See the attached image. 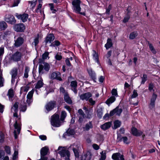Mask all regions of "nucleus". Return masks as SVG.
Returning a JSON list of instances; mask_svg holds the SVG:
<instances>
[{
	"instance_id": "1",
	"label": "nucleus",
	"mask_w": 160,
	"mask_h": 160,
	"mask_svg": "<svg viewBox=\"0 0 160 160\" xmlns=\"http://www.w3.org/2000/svg\"><path fill=\"white\" fill-rule=\"evenodd\" d=\"M18 103L16 102L11 109V112H13V117H16L14 125L15 130L14 134L15 138L16 139L18 138V135L20 134L21 130V124L19 122L20 120L21 117H19L18 114Z\"/></svg>"
},
{
	"instance_id": "2",
	"label": "nucleus",
	"mask_w": 160,
	"mask_h": 160,
	"mask_svg": "<svg viewBox=\"0 0 160 160\" xmlns=\"http://www.w3.org/2000/svg\"><path fill=\"white\" fill-rule=\"evenodd\" d=\"M50 119L51 124L53 127H58L61 126L59 116L58 114H54L51 117Z\"/></svg>"
},
{
	"instance_id": "3",
	"label": "nucleus",
	"mask_w": 160,
	"mask_h": 160,
	"mask_svg": "<svg viewBox=\"0 0 160 160\" xmlns=\"http://www.w3.org/2000/svg\"><path fill=\"white\" fill-rule=\"evenodd\" d=\"M80 0H74L72 2V5L73 6L72 8L73 11L76 13H80L82 15H85L84 12H80L81 8L80 7Z\"/></svg>"
},
{
	"instance_id": "4",
	"label": "nucleus",
	"mask_w": 160,
	"mask_h": 160,
	"mask_svg": "<svg viewBox=\"0 0 160 160\" xmlns=\"http://www.w3.org/2000/svg\"><path fill=\"white\" fill-rule=\"evenodd\" d=\"M58 149L61 150L58 152L62 158H64L65 160H70V154L69 151L64 147H59Z\"/></svg>"
},
{
	"instance_id": "5",
	"label": "nucleus",
	"mask_w": 160,
	"mask_h": 160,
	"mask_svg": "<svg viewBox=\"0 0 160 160\" xmlns=\"http://www.w3.org/2000/svg\"><path fill=\"white\" fill-rule=\"evenodd\" d=\"M56 107V102L51 101L48 102L45 105V108L48 112L52 110Z\"/></svg>"
},
{
	"instance_id": "6",
	"label": "nucleus",
	"mask_w": 160,
	"mask_h": 160,
	"mask_svg": "<svg viewBox=\"0 0 160 160\" xmlns=\"http://www.w3.org/2000/svg\"><path fill=\"white\" fill-rule=\"evenodd\" d=\"M44 65L40 64L39 66V74H42L44 73L43 69L46 71H48L50 69V65L47 62L43 63Z\"/></svg>"
},
{
	"instance_id": "7",
	"label": "nucleus",
	"mask_w": 160,
	"mask_h": 160,
	"mask_svg": "<svg viewBox=\"0 0 160 160\" xmlns=\"http://www.w3.org/2000/svg\"><path fill=\"white\" fill-rule=\"evenodd\" d=\"M79 146V144L77 143H75L71 145L69 147L70 149L72 150L76 157H78L79 153L78 149Z\"/></svg>"
},
{
	"instance_id": "8",
	"label": "nucleus",
	"mask_w": 160,
	"mask_h": 160,
	"mask_svg": "<svg viewBox=\"0 0 160 160\" xmlns=\"http://www.w3.org/2000/svg\"><path fill=\"white\" fill-rule=\"evenodd\" d=\"M39 77L40 80H38L37 82L34 84V89H35V91L36 92L37 91V89H39L42 87L44 85L43 80L41 76H39Z\"/></svg>"
},
{
	"instance_id": "9",
	"label": "nucleus",
	"mask_w": 160,
	"mask_h": 160,
	"mask_svg": "<svg viewBox=\"0 0 160 160\" xmlns=\"http://www.w3.org/2000/svg\"><path fill=\"white\" fill-rule=\"evenodd\" d=\"M25 28V27L23 23L16 24L14 26V29L17 32H23Z\"/></svg>"
},
{
	"instance_id": "10",
	"label": "nucleus",
	"mask_w": 160,
	"mask_h": 160,
	"mask_svg": "<svg viewBox=\"0 0 160 160\" xmlns=\"http://www.w3.org/2000/svg\"><path fill=\"white\" fill-rule=\"evenodd\" d=\"M15 16L18 19H20L23 22H26L28 18V15L27 13H23L22 14L16 13Z\"/></svg>"
},
{
	"instance_id": "11",
	"label": "nucleus",
	"mask_w": 160,
	"mask_h": 160,
	"mask_svg": "<svg viewBox=\"0 0 160 160\" xmlns=\"http://www.w3.org/2000/svg\"><path fill=\"white\" fill-rule=\"evenodd\" d=\"M22 57V54L19 52H16L12 54L11 57V60L15 61H18L20 60Z\"/></svg>"
},
{
	"instance_id": "12",
	"label": "nucleus",
	"mask_w": 160,
	"mask_h": 160,
	"mask_svg": "<svg viewBox=\"0 0 160 160\" xmlns=\"http://www.w3.org/2000/svg\"><path fill=\"white\" fill-rule=\"evenodd\" d=\"M157 95L155 93H153L150 100V102L149 105V108L150 109H153L155 106V102L157 98Z\"/></svg>"
},
{
	"instance_id": "13",
	"label": "nucleus",
	"mask_w": 160,
	"mask_h": 160,
	"mask_svg": "<svg viewBox=\"0 0 160 160\" xmlns=\"http://www.w3.org/2000/svg\"><path fill=\"white\" fill-rule=\"evenodd\" d=\"M122 111V110L121 108H120L119 107H117L115 109L110 112V115L112 116L115 114L116 115L119 116Z\"/></svg>"
},
{
	"instance_id": "14",
	"label": "nucleus",
	"mask_w": 160,
	"mask_h": 160,
	"mask_svg": "<svg viewBox=\"0 0 160 160\" xmlns=\"http://www.w3.org/2000/svg\"><path fill=\"white\" fill-rule=\"evenodd\" d=\"M112 158L114 160H124L123 155L119 153H113L112 156Z\"/></svg>"
},
{
	"instance_id": "15",
	"label": "nucleus",
	"mask_w": 160,
	"mask_h": 160,
	"mask_svg": "<svg viewBox=\"0 0 160 160\" xmlns=\"http://www.w3.org/2000/svg\"><path fill=\"white\" fill-rule=\"evenodd\" d=\"M92 94L90 92H88L81 94L80 96V99L82 100L88 101V99L92 97Z\"/></svg>"
},
{
	"instance_id": "16",
	"label": "nucleus",
	"mask_w": 160,
	"mask_h": 160,
	"mask_svg": "<svg viewBox=\"0 0 160 160\" xmlns=\"http://www.w3.org/2000/svg\"><path fill=\"white\" fill-rule=\"evenodd\" d=\"M18 74V69L16 68H13L11 72V74L12 75V83H14L15 81V79L16 78Z\"/></svg>"
},
{
	"instance_id": "17",
	"label": "nucleus",
	"mask_w": 160,
	"mask_h": 160,
	"mask_svg": "<svg viewBox=\"0 0 160 160\" xmlns=\"http://www.w3.org/2000/svg\"><path fill=\"white\" fill-rule=\"evenodd\" d=\"M117 140L118 142L123 141L124 143L128 144L130 143L126 137H122L120 135L118 134Z\"/></svg>"
},
{
	"instance_id": "18",
	"label": "nucleus",
	"mask_w": 160,
	"mask_h": 160,
	"mask_svg": "<svg viewBox=\"0 0 160 160\" xmlns=\"http://www.w3.org/2000/svg\"><path fill=\"white\" fill-rule=\"evenodd\" d=\"M51 78L52 79H56L59 81H62L60 73L58 72H53L51 75Z\"/></svg>"
},
{
	"instance_id": "19",
	"label": "nucleus",
	"mask_w": 160,
	"mask_h": 160,
	"mask_svg": "<svg viewBox=\"0 0 160 160\" xmlns=\"http://www.w3.org/2000/svg\"><path fill=\"white\" fill-rule=\"evenodd\" d=\"M6 21L8 23L13 24L16 23V20L13 15H8L6 18Z\"/></svg>"
},
{
	"instance_id": "20",
	"label": "nucleus",
	"mask_w": 160,
	"mask_h": 160,
	"mask_svg": "<svg viewBox=\"0 0 160 160\" xmlns=\"http://www.w3.org/2000/svg\"><path fill=\"white\" fill-rule=\"evenodd\" d=\"M92 154L89 152H87L82 156L81 160H90Z\"/></svg>"
},
{
	"instance_id": "21",
	"label": "nucleus",
	"mask_w": 160,
	"mask_h": 160,
	"mask_svg": "<svg viewBox=\"0 0 160 160\" xmlns=\"http://www.w3.org/2000/svg\"><path fill=\"white\" fill-rule=\"evenodd\" d=\"M70 86L71 87V89L74 93L76 94L77 93L78 90H77V83L75 81H72L71 82Z\"/></svg>"
},
{
	"instance_id": "22",
	"label": "nucleus",
	"mask_w": 160,
	"mask_h": 160,
	"mask_svg": "<svg viewBox=\"0 0 160 160\" xmlns=\"http://www.w3.org/2000/svg\"><path fill=\"white\" fill-rule=\"evenodd\" d=\"M132 134L133 135L138 136L142 135V132L140 130H138L137 129L135 128H132L131 129Z\"/></svg>"
},
{
	"instance_id": "23",
	"label": "nucleus",
	"mask_w": 160,
	"mask_h": 160,
	"mask_svg": "<svg viewBox=\"0 0 160 160\" xmlns=\"http://www.w3.org/2000/svg\"><path fill=\"white\" fill-rule=\"evenodd\" d=\"M30 88V85L29 84L25 85L22 86L20 88V93L21 94L22 93L25 92L26 93L28 91Z\"/></svg>"
},
{
	"instance_id": "24",
	"label": "nucleus",
	"mask_w": 160,
	"mask_h": 160,
	"mask_svg": "<svg viewBox=\"0 0 160 160\" xmlns=\"http://www.w3.org/2000/svg\"><path fill=\"white\" fill-rule=\"evenodd\" d=\"M78 121L80 122H81L83 120V119L84 118L85 114L81 109H79L78 110Z\"/></svg>"
},
{
	"instance_id": "25",
	"label": "nucleus",
	"mask_w": 160,
	"mask_h": 160,
	"mask_svg": "<svg viewBox=\"0 0 160 160\" xmlns=\"http://www.w3.org/2000/svg\"><path fill=\"white\" fill-rule=\"evenodd\" d=\"M54 39V35L52 34L48 35L46 38L45 43L46 44L49 43H50Z\"/></svg>"
},
{
	"instance_id": "26",
	"label": "nucleus",
	"mask_w": 160,
	"mask_h": 160,
	"mask_svg": "<svg viewBox=\"0 0 160 160\" xmlns=\"http://www.w3.org/2000/svg\"><path fill=\"white\" fill-rule=\"evenodd\" d=\"M23 39L21 37L18 38L15 41L14 43L15 46L16 47H18L21 46L23 42Z\"/></svg>"
},
{
	"instance_id": "27",
	"label": "nucleus",
	"mask_w": 160,
	"mask_h": 160,
	"mask_svg": "<svg viewBox=\"0 0 160 160\" xmlns=\"http://www.w3.org/2000/svg\"><path fill=\"white\" fill-rule=\"evenodd\" d=\"M49 150L48 147L46 146L42 148L40 151V156H45L47 154Z\"/></svg>"
},
{
	"instance_id": "28",
	"label": "nucleus",
	"mask_w": 160,
	"mask_h": 160,
	"mask_svg": "<svg viewBox=\"0 0 160 160\" xmlns=\"http://www.w3.org/2000/svg\"><path fill=\"white\" fill-rule=\"evenodd\" d=\"M112 125V123L110 122H108L104 123L100 126V128L102 129L105 130L109 128Z\"/></svg>"
},
{
	"instance_id": "29",
	"label": "nucleus",
	"mask_w": 160,
	"mask_h": 160,
	"mask_svg": "<svg viewBox=\"0 0 160 160\" xmlns=\"http://www.w3.org/2000/svg\"><path fill=\"white\" fill-rule=\"evenodd\" d=\"M7 95L8 96L9 99L10 101H12V98L14 96V92L12 88L9 89Z\"/></svg>"
},
{
	"instance_id": "30",
	"label": "nucleus",
	"mask_w": 160,
	"mask_h": 160,
	"mask_svg": "<svg viewBox=\"0 0 160 160\" xmlns=\"http://www.w3.org/2000/svg\"><path fill=\"white\" fill-rule=\"evenodd\" d=\"M64 98L65 101L67 103L69 104H71L72 103V101L67 93H64Z\"/></svg>"
},
{
	"instance_id": "31",
	"label": "nucleus",
	"mask_w": 160,
	"mask_h": 160,
	"mask_svg": "<svg viewBox=\"0 0 160 160\" xmlns=\"http://www.w3.org/2000/svg\"><path fill=\"white\" fill-rule=\"evenodd\" d=\"M112 46V40L110 38H108L107 40V42L105 45V47L107 49H108Z\"/></svg>"
},
{
	"instance_id": "32",
	"label": "nucleus",
	"mask_w": 160,
	"mask_h": 160,
	"mask_svg": "<svg viewBox=\"0 0 160 160\" xmlns=\"http://www.w3.org/2000/svg\"><path fill=\"white\" fill-rule=\"evenodd\" d=\"M116 100V98L114 96H112L106 101V103L108 105L114 102Z\"/></svg>"
},
{
	"instance_id": "33",
	"label": "nucleus",
	"mask_w": 160,
	"mask_h": 160,
	"mask_svg": "<svg viewBox=\"0 0 160 160\" xmlns=\"http://www.w3.org/2000/svg\"><path fill=\"white\" fill-rule=\"evenodd\" d=\"M88 72L89 75L93 79H96V74L94 71H93L91 69L88 70Z\"/></svg>"
},
{
	"instance_id": "34",
	"label": "nucleus",
	"mask_w": 160,
	"mask_h": 160,
	"mask_svg": "<svg viewBox=\"0 0 160 160\" xmlns=\"http://www.w3.org/2000/svg\"><path fill=\"white\" fill-rule=\"evenodd\" d=\"M92 56L93 59L96 62L99 64L98 55V53L94 50L93 51Z\"/></svg>"
},
{
	"instance_id": "35",
	"label": "nucleus",
	"mask_w": 160,
	"mask_h": 160,
	"mask_svg": "<svg viewBox=\"0 0 160 160\" xmlns=\"http://www.w3.org/2000/svg\"><path fill=\"white\" fill-rule=\"evenodd\" d=\"M7 24L5 22H0V30H4L7 28Z\"/></svg>"
},
{
	"instance_id": "36",
	"label": "nucleus",
	"mask_w": 160,
	"mask_h": 160,
	"mask_svg": "<svg viewBox=\"0 0 160 160\" xmlns=\"http://www.w3.org/2000/svg\"><path fill=\"white\" fill-rule=\"evenodd\" d=\"M100 154L101 155L100 158L99 160H105L106 159V151H102L100 152Z\"/></svg>"
},
{
	"instance_id": "37",
	"label": "nucleus",
	"mask_w": 160,
	"mask_h": 160,
	"mask_svg": "<svg viewBox=\"0 0 160 160\" xmlns=\"http://www.w3.org/2000/svg\"><path fill=\"white\" fill-rule=\"evenodd\" d=\"M97 116L100 118H102L103 114V110L102 108H99L97 111Z\"/></svg>"
},
{
	"instance_id": "38",
	"label": "nucleus",
	"mask_w": 160,
	"mask_h": 160,
	"mask_svg": "<svg viewBox=\"0 0 160 160\" xmlns=\"http://www.w3.org/2000/svg\"><path fill=\"white\" fill-rule=\"evenodd\" d=\"M92 128V125L91 122H89L88 123L86 124L84 129L86 131H88L90 129Z\"/></svg>"
},
{
	"instance_id": "39",
	"label": "nucleus",
	"mask_w": 160,
	"mask_h": 160,
	"mask_svg": "<svg viewBox=\"0 0 160 160\" xmlns=\"http://www.w3.org/2000/svg\"><path fill=\"white\" fill-rule=\"evenodd\" d=\"M148 45L149 49L154 54H156L157 53L156 51L154 48V47L152 45V44L149 42L148 43Z\"/></svg>"
},
{
	"instance_id": "40",
	"label": "nucleus",
	"mask_w": 160,
	"mask_h": 160,
	"mask_svg": "<svg viewBox=\"0 0 160 160\" xmlns=\"http://www.w3.org/2000/svg\"><path fill=\"white\" fill-rule=\"evenodd\" d=\"M138 35V33L136 31H134L132 32L130 34L129 38L130 39H134L135 37L137 36Z\"/></svg>"
},
{
	"instance_id": "41",
	"label": "nucleus",
	"mask_w": 160,
	"mask_h": 160,
	"mask_svg": "<svg viewBox=\"0 0 160 160\" xmlns=\"http://www.w3.org/2000/svg\"><path fill=\"white\" fill-rule=\"evenodd\" d=\"M30 68L28 67H25V72L24 74V77L26 78H27L28 77V73L29 71Z\"/></svg>"
},
{
	"instance_id": "42",
	"label": "nucleus",
	"mask_w": 160,
	"mask_h": 160,
	"mask_svg": "<svg viewBox=\"0 0 160 160\" xmlns=\"http://www.w3.org/2000/svg\"><path fill=\"white\" fill-rule=\"evenodd\" d=\"M34 91V89H33L30 91L29 92L27 96V98H32Z\"/></svg>"
},
{
	"instance_id": "43",
	"label": "nucleus",
	"mask_w": 160,
	"mask_h": 160,
	"mask_svg": "<svg viewBox=\"0 0 160 160\" xmlns=\"http://www.w3.org/2000/svg\"><path fill=\"white\" fill-rule=\"evenodd\" d=\"M121 122L118 120H116L114 122V128L116 129L120 127L121 125Z\"/></svg>"
},
{
	"instance_id": "44",
	"label": "nucleus",
	"mask_w": 160,
	"mask_h": 160,
	"mask_svg": "<svg viewBox=\"0 0 160 160\" xmlns=\"http://www.w3.org/2000/svg\"><path fill=\"white\" fill-rule=\"evenodd\" d=\"M142 81L141 82V84H144L145 82L148 79V77L147 75L145 74H144L143 75L142 77L141 78Z\"/></svg>"
},
{
	"instance_id": "45",
	"label": "nucleus",
	"mask_w": 160,
	"mask_h": 160,
	"mask_svg": "<svg viewBox=\"0 0 160 160\" xmlns=\"http://www.w3.org/2000/svg\"><path fill=\"white\" fill-rule=\"evenodd\" d=\"M39 43V36L38 35V37L35 38L34 39L33 42H32V44L34 45L35 46H36Z\"/></svg>"
},
{
	"instance_id": "46",
	"label": "nucleus",
	"mask_w": 160,
	"mask_h": 160,
	"mask_svg": "<svg viewBox=\"0 0 160 160\" xmlns=\"http://www.w3.org/2000/svg\"><path fill=\"white\" fill-rule=\"evenodd\" d=\"M60 44V42L58 40L54 41L53 43H52L50 45V46L55 47V46H58Z\"/></svg>"
},
{
	"instance_id": "47",
	"label": "nucleus",
	"mask_w": 160,
	"mask_h": 160,
	"mask_svg": "<svg viewBox=\"0 0 160 160\" xmlns=\"http://www.w3.org/2000/svg\"><path fill=\"white\" fill-rule=\"evenodd\" d=\"M67 115V113L65 111H62L61 112V120L62 121L65 118H66Z\"/></svg>"
},
{
	"instance_id": "48",
	"label": "nucleus",
	"mask_w": 160,
	"mask_h": 160,
	"mask_svg": "<svg viewBox=\"0 0 160 160\" xmlns=\"http://www.w3.org/2000/svg\"><path fill=\"white\" fill-rule=\"evenodd\" d=\"M29 4H30V6L32 7V8H34L36 6L37 3V0L33 1H28Z\"/></svg>"
},
{
	"instance_id": "49",
	"label": "nucleus",
	"mask_w": 160,
	"mask_h": 160,
	"mask_svg": "<svg viewBox=\"0 0 160 160\" xmlns=\"http://www.w3.org/2000/svg\"><path fill=\"white\" fill-rule=\"evenodd\" d=\"M112 94L113 96L116 97L118 96L117 90L115 89H113L112 91Z\"/></svg>"
},
{
	"instance_id": "50",
	"label": "nucleus",
	"mask_w": 160,
	"mask_h": 160,
	"mask_svg": "<svg viewBox=\"0 0 160 160\" xmlns=\"http://www.w3.org/2000/svg\"><path fill=\"white\" fill-rule=\"evenodd\" d=\"M67 133L68 136L72 135L74 133V130L71 129H69L67 130Z\"/></svg>"
},
{
	"instance_id": "51",
	"label": "nucleus",
	"mask_w": 160,
	"mask_h": 160,
	"mask_svg": "<svg viewBox=\"0 0 160 160\" xmlns=\"http://www.w3.org/2000/svg\"><path fill=\"white\" fill-rule=\"evenodd\" d=\"M49 52H45L42 55V58L43 60L46 59L48 56Z\"/></svg>"
},
{
	"instance_id": "52",
	"label": "nucleus",
	"mask_w": 160,
	"mask_h": 160,
	"mask_svg": "<svg viewBox=\"0 0 160 160\" xmlns=\"http://www.w3.org/2000/svg\"><path fill=\"white\" fill-rule=\"evenodd\" d=\"M138 96V94L137 91L136 90H134L133 91V94L131 96L132 98H134L137 97Z\"/></svg>"
},
{
	"instance_id": "53",
	"label": "nucleus",
	"mask_w": 160,
	"mask_h": 160,
	"mask_svg": "<svg viewBox=\"0 0 160 160\" xmlns=\"http://www.w3.org/2000/svg\"><path fill=\"white\" fill-rule=\"evenodd\" d=\"M5 151L8 154H10V148L8 146H6L5 147Z\"/></svg>"
},
{
	"instance_id": "54",
	"label": "nucleus",
	"mask_w": 160,
	"mask_h": 160,
	"mask_svg": "<svg viewBox=\"0 0 160 160\" xmlns=\"http://www.w3.org/2000/svg\"><path fill=\"white\" fill-rule=\"evenodd\" d=\"M20 1V0H15L13 5L11 7H12L18 6Z\"/></svg>"
},
{
	"instance_id": "55",
	"label": "nucleus",
	"mask_w": 160,
	"mask_h": 160,
	"mask_svg": "<svg viewBox=\"0 0 160 160\" xmlns=\"http://www.w3.org/2000/svg\"><path fill=\"white\" fill-rule=\"evenodd\" d=\"M4 79L1 75H0V87H2L3 86Z\"/></svg>"
},
{
	"instance_id": "56",
	"label": "nucleus",
	"mask_w": 160,
	"mask_h": 160,
	"mask_svg": "<svg viewBox=\"0 0 160 160\" xmlns=\"http://www.w3.org/2000/svg\"><path fill=\"white\" fill-rule=\"evenodd\" d=\"M18 151H17L16 150H14V152L13 155V159L15 160L17 158V156H18Z\"/></svg>"
},
{
	"instance_id": "57",
	"label": "nucleus",
	"mask_w": 160,
	"mask_h": 160,
	"mask_svg": "<svg viewBox=\"0 0 160 160\" xmlns=\"http://www.w3.org/2000/svg\"><path fill=\"white\" fill-rule=\"evenodd\" d=\"M88 100L91 105H93L95 104V101L93 100L92 98H89Z\"/></svg>"
},
{
	"instance_id": "58",
	"label": "nucleus",
	"mask_w": 160,
	"mask_h": 160,
	"mask_svg": "<svg viewBox=\"0 0 160 160\" xmlns=\"http://www.w3.org/2000/svg\"><path fill=\"white\" fill-rule=\"evenodd\" d=\"M27 109V107L26 105L23 106L21 105L20 107V111L22 112H25Z\"/></svg>"
},
{
	"instance_id": "59",
	"label": "nucleus",
	"mask_w": 160,
	"mask_h": 160,
	"mask_svg": "<svg viewBox=\"0 0 160 160\" xmlns=\"http://www.w3.org/2000/svg\"><path fill=\"white\" fill-rule=\"evenodd\" d=\"M55 58L57 60H60L62 58V56L61 55L57 53L55 56Z\"/></svg>"
},
{
	"instance_id": "60",
	"label": "nucleus",
	"mask_w": 160,
	"mask_h": 160,
	"mask_svg": "<svg viewBox=\"0 0 160 160\" xmlns=\"http://www.w3.org/2000/svg\"><path fill=\"white\" fill-rule=\"evenodd\" d=\"M154 87V85L152 83H150L149 84L148 86V89L150 91H151L153 90Z\"/></svg>"
},
{
	"instance_id": "61",
	"label": "nucleus",
	"mask_w": 160,
	"mask_h": 160,
	"mask_svg": "<svg viewBox=\"0 0 160 160\" xmlns=\"http://www.w3.org/2000/svg\"><path fill=\"white\" fill-rule=\"evenodd\" d=\"M39 138L42 140H45L47 139V137L44 135H41L39 136Z\"/></svg>"
},
{
	"instance_id": "62",
	"label": "nucleus",
	"mask_w": 160,
	"mask_h": 160,
	"mask_svg": "<svg viewBox=\"0 0 160 160\" xmlns=\"http://www.w3.org/2000/svg\"><path fill=\"white\" fill-rule=\"evenodd\" d=\"M92 147L93 148L96 150H98L99 148V146L96 144H93L92 145Z\"/></svg>"
},
{
	"instance_id": "63",
	"label": "nucleus",
	"mask_w": 160,
	"mask_h": 160,
	"mask_svg": "<svg viewBox=\"0 0 160 160\" xmlns=\"http://www.w3.org/2000/svg\"><path fill=\"white\" fill-rule=\"evenodd\" d=\"M112 8V6L111 5H109L108 8L107 9L106 12V13L109 14L110 10H111Z\"/></svg>"
},
{
	"instance_id": "64",
	"label": "nucleus",
	"mask_w": 160,
	"mask_h": 160,
	"mask_svg": "<svg viewBox=\"0 0 160 160\" xmlns=\"http://www.w3.org/2000/svg\"><path fill=\"white\" fill-rule=\"evenodd\" d=\"M105 79V78L103 76H101L98 79L99 81L101 83Z\"/></svg>"
}]
</instances>
